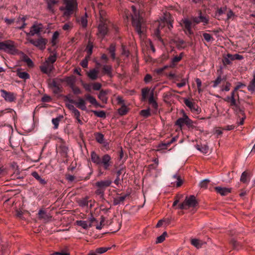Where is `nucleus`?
Segmentation results:
<instances>
[{
    "label": "nucleus",
    "mask_w": 255,
    "mask_h": 255,
    "mask_svg": "<svg viewBox=\"0 0 255 255\" xmlns=\"http://www.w3.org/2000/svg\"><path fill=\"white\" fill-rule=\"evenodd\" d=\"M77 22L84 28H86L87 26V14H85L80 17L77 18Z\"/></svg>",
    "instance_id": "22"
},
{
    "label": "nucleus",
    "mask_w": 255,
    "mask_h": 255,
    "mask_svg": "<svg viewBox=\"0 0 255 255\" xmlns=\"http://www.w3.org/2000/svg\"><path fill=\"white\" fill-rule=\"evenodd\" d=\"M108 249L107 248H100L96 249V252L98 253L99 255L100 254H102L103 253H104L108 251Z\"/></svg>",
    "instance_id": "63"
},
{
    "label": "nucleus",
    "mask_w": 255,
    "mask_h": 255,
    "mask_svg": "<svg viewBox=\"0 0 255 255\" xmlns=\"http://www.w3.org/2000/svg\"><path fill=\"white\" fill-rule=\"evenodd\" d=\"M171 178L172 180H176L175 181L171 182V186H176L177 187H179L182 185L183 181L178 173L173 175Z\"/></svg>",
    "instance_id": "15"
},
{
    "label": "nucleus",
    "mask_w": 255,
    "mask_h": 255,
    "mask_svg": "<svg viewBox=\"0 0 255 255\" xmlns=\"http://www.w3.org/2000/svg\"><path fill=\"white\" fill-rule=\"evenodd\" d=\"M94 222H97L96 219L93 216H91L88 221L79 220L76 222V224L84 229H87L92 227Z\"/></svg>",
    "instance_id": "10"
},
{
    "label": "nucleus",
    "mask_w": 255,
    "mask_h": 255,
    "mask_svg": "<svg viewBox=\"0 0 255 255\" xmlns=\"http://www.w3.org/2000/svg\"><path fill=\"white\" fill-rule=\"evenodd\" d=\"M185 206H188L189 207H195L198 206V202L195 196L194 195L186 196L184 201L180 204L179 207H184Z\"/></svg>",
    "instance_id": "7"
},
{
    "label": "nucleus",
    "mask_w": 255,
    "mask_h": 255,
    "mask_svg": "<svg viewBox=\"0 0 255 255\" xmlns=\"http://www.w3.org/2000/svg\"><path fill=\"white\" fill-rule=\"evenodd\" d=\"M99 70L98 69H92L90 70L87 73L88 77L92 80H96L99 78Z\"/></svg>",
    "instance_id": "17"
},
{
    "label": "nucleus",
    "mask_w": 255,
    "mask_h": 255,
    "mask_svg": "<svg viewBox=\"0 0 255 255\" xmlns=\"http://www.w3.org/2000/svg\"><path fill=\"white\" fill-rule=\"evenodd\" d=\"M80 205L82 206H87V207H92V204L90 202V204H89V201L86 199H84L82 200L80 203Z\"/></svg>",
    "instance_id": "47"
},
{
    "label": "nucleus",
    "mask_w": 255,
    "mask_h": 255,
    "mask_svg": "<svg viewBox=\"0 0 255 255\" xmlns=\"http://www.w3.org/2000/svg\"><path fill=\"white\" fill-rule=\"evenodd\" d=\"M234 15H235V13H234V12L231 9H230L227 12V17L226 19H225V21H228L232 17L234 16Z\"/></svg>",
    "instance_id": "59"
},
{
    "label": "nucleus",
    "mask_w": 255,
    "mask_h": 255,
    "mask_svg": "<svg viewBox=\"0 0 255 255\" xmlns=\"http://www.w3.org/2000/svg\"><path fill=\"white\" fill-rule=\"evenodd\" d=\"M193 124V121L190 120L187 116H186L185 125H186L189 128H194L195 127Z\"/></svg>",
    "instance_id": "45"
},
{
    "label": "nucleus",
    "mask_w": 255,
    "mask_h": 255,
    "mask_svg": "<svg viewBox=\"0 0 255 255\" xmlns=\"http://www.w3.org/2000/svg\"><path fill=\"white\" fill-rule=\"evenodd\" d=\"M156 102L154 99V90H152L149 93V97L148 98V103L151 105V104Z\"/></svg>",
    "instance_id": "51"
},
{
    "label": "nucleus",
    "mask_w": 255,
    "mask_h": 255,
    "mask_svg": "<svg viewBox=\"0 0 255 255\" xmlns=\"http://www.w3.org/2000/svg\"><path fill=\"white\" fill-rule=\"evenodd\" d=\"M59 35V33L58 31H55L53 33L51 40L52 45L53 46H54L56 44V40L58 38Z\"/></svg>",
    "instance_id": "48"
},
{
    "label": "nucleus",
    "mask_w": 255,
    "mask_h": 255,
    "mask_svg": "<svg viewBox=\"0 0 255 255\" xmlns=\"http://www.w3.org/2000/svg\"><path fill=\"white\" fill-rule=\"evenodd\" d=\"M63 0V4L59 9L62 12L63 17L68 19L76 12L78 9V4L76 0Z\"/></svg>",
    "instance_id": "4"
},
{
    "label": "nucleus",
    "mask_w": 255,
    "mask_h": 255,
    "mask_svg": "<svg viewBox=\"0 0 255 255\" xmlns=\"http://www.w3.org/2000/svg\"><path fill=\"white\" fill-rule=\"evenodd\" d=\"M38 217L44 222H47L51 219L52 215L46 208H42L38 212Z\"/></svg>",
    "instance_id": "12"
},
{
    "label": "nucleus",
    "mask_w": 255,
    "mask_h": 255,
    "mask_svg": "<svg viewBox=\"0 0 255 255\" xmlns=\"http://www.w3.org/2000/svg\"><path fill=\"white\" fill-rule=\"evenodd\" d=\"M28 41L31 44L38 47L40 50H44L47 43V40L41 36H40L37 39H29Z\"/></svg>",
    "instance_id": "8"
},
{
    "label": "nucleus",
    "mask_w": 255,
    "mask_h": 255,
    "mask_svg": "<svg viewBox=\"0 0 255 255\" xmlns=\"http://www.w3.org/2000/svg\"><path fill=\"white\" fill-rule=\"evenodd\" d=\"M128 111V109L125 105L122 106L121 108L119 109V113L121 116H124L127 114Z\"/></svg>",
    "instance_id": "46"
},
{
    "label": "nucleus",
    "mask_w": 255,
    "mask_h": 255,
    "mask_svg": "<svg viewBox=\"0 0 255 255\" xmlns=\"http://www.w3.org/2000/svg\"><path fill=\"white\" fill-rule=\"evenodd\" d=\"M167 21L165 20H161L159 21L155 22V26H157L154 29L153 35L154 36L160 41L163 42V40L160 36V30L163 28L166 25Z\"/></svg>",
    "instance_id": "6"
},
{
    "label": "nucleus",
    "mask_w": 255,
    "mask_h": 255,
    "mask_svg": "<svg viewBox=\"0 0 255 255\" xmlns=\"http://www.w3.org/2000/svg\"><path fill=\"white\" fill-rule=\"evenodd\" d=\"M227 6H224L220 8H218L216 12H215V17L217 18L218 20H223L224 19L221 17V16L225 13L226 10H227Z\"/></svg>",
    "instance_id": "21"
},
{
    "label": "nucleus",
    "mask_w": 255,
    "mask_h": 255,
    "mask_svg": "<svg viewBox=\"0 0 255 255\" xmlns=\"http://www.w3.org/2000/svg\"><path fill=\"white\" fill-rule=\"evenodd\" d=\"M123 171H124V168L122 167L116 171L117 177L114 182L117 185H118L119 184V182L120 181V176L121 174L122 173Z\"/></svg>",
    "instance_id": "38"
},
{
    "label": "nucleus",
    "mask_w": 255,
    "mask_h": 255,
    "mask_svg": "<svg viewBox=\"0 0 255 255\" xmlns=\"http://www.w3.org/2000/svg\"><path fill=\"white\" fill-rule=\"evenodd\" d=\"M108 50L110 53L111 57L113 60H114L116 59V45L115 44L112 43L110 45V47L108 48Z\"/></svg>",
    "instance_id": "29"
},
{
    "label": "nucleus",
    "mask_w": 255,
    "mask_h": 255,
    "mask_svg": "<svg viewBox=\"0 0 255 255\" xmlns=\"http://www.w3.org/2000/svg\"><path fill=\"white\" fill-rule=\"evenodd\" d=\"M32 176L35 178L41 185H45L47 183V182L44 179L42 178L36 172H33L32 173Z\"/></svg>",
    "instance_id": "30"
},
{
    "label": "nucleus",
    "mask_w": 255,
    "mask_h": 255,
    "mask_svg": "<svg viewBox=\"0 0 255 255\" xmlns=\"http://www.w3.org/2000/svg\"><path fill=\"white\" fill-rule=\"evenodd\" d=\"M0 50L13 54L16 51V47L14 42L11 40L0 41Z\"/></svg>",
    "instance_id": "5"
},
{
    "label": "nucleus",
    "mask_w": 255,
    "mask_h": 255,
    "mask_svg": "<svg viewBox=\"0 0 255 255\" xmlns=\"http://www.w3.org/2000/svg\"><path fill=\"white\" fill-rule=\"evenodd\" d=\"M226 80V77H222V76L220 75L218 76L217 79L212 82L213 83V87L216 88L218 86L219 84H220L222 81H225Z\"/></svg>",
    "instance_id": "31"
},
{
    "label": "nucleus",
    "mask_w": 255,
    "mask_h": 255,
    "mask_svg": "<svg viewBox=\"0 0 255 255\" xmlns=\"http://www.w3.org/2000/svg\"><path fill=\"white\" fill-rule=\"evenodd\" d=\"M82 85L83 88L85 89L86 91L88 92H91L92 90L91 89V84L86 83L84 82H82Z\"/></svg>",
    "instance_id": "57"
},
{
    "label": "nucleus",
    "mask_w": 255,
    "mask_h": 255,
    "mask_svg": "<svg viewBox=\"0 0 255 255\" xmlns=\"http://www.w3.org/2000/svg\"><path fill=\"white\" fill-rule=\"evenodd\" d=\"M95 136L96 141L99 143H101L105 140L104 135L100 132H97L95 133Z\"/></svg>",
    "instance_id": "36"
},
{
    "label": "nucleus",
    "mask_w": 255,
    "mask_h": 255,
    "mask_svg": "<svg viewBox=\"0 0 255 255\" xmlns=\"http://www.w3.org/2000/svg\"><path fill=\"white\" fill-rule=\"evenodd\" d=\"M91 158L93 163L101 167H103L106 170H110L111 167L113 164L112 157L108 154H105L100 157L93 151L91 153Z\"/></svg>",
    "instance_id": "3"
},
{
    "label": "nucleus",
    "mask_w": 255,
    "mask_h": 255,
    "mask_svg": "<svg viewBox=\"0 0 255 255\" xmlns=\"http://www.w3.org/2000/svg\"><path fill=\"white\" fill-rule=\"evenodd\" d=\"M140 115L144 117L147 118L150 116V109L142 110L140 111Z\"/></svg>",
    "instance_id": "53"
},
{
    "label": "nucleus",
    "mask_w": 255,
    "mask_h": 255,
    "mask_svg": "<svg viewBox=\"0 0 255 255\" xmlns=\"http://www.w3.org/2000/svg\"><path fill=\"white\" fill-rule=\"evenodd\" d=\"M112 183V181L110 179L103 180L97 182L95 183V186L105 190L107 187L111 185Z\"/></svg>",
    "instance_id": "14"
},
{
    "label": "nucleus",
    "mask_w": 255,
    "mask_h": 255,
    "mask_svg": "<svg viewBox=\"0 0 255 255\" xmlns=\"http://www.w3.org/2000/svg\"><path fill=\"white\" fill-rule=\"evenodd\" d=\"M248 89L252 94L254 93L255 92V79H253L251 81L248 87Z\"/></svg>",
    "instance_id": "40"
},
{
    "label": "nucleus",
    "mask_w": 255,
    "mask_h": 255,
    "mask_svg": "<svg viewBox=\"0 0 255 255\" xmlns=\"http://www.w3.org/2000/svg\"><path fill=\"white\" fill-rule=\"evenodd\" d=\"M231 86V84L227 82L226 83V85L225 86H222L221 88V91H229L230 90V87Z\"/></svg>",
    "instance_id": "55"
},
{
    "label": "nucleus",
    "mask_w": 255,
    "mask_h": 255,
    "mask_svg": "<svg viewBox=\"0 0 255 255\" xmlns=\"http://www.w3.org/2000/svg\"><path fill=\"white\" fill-rule=\"evenodd\" d=\"M47 8L49 11L54 13L55 8L58 4V0H47Z\"/></svg>",
    "instance_id": "18"
},
{
    "label": "nucleus",
    "mask_w": 255,
    "mask_h": 255,
    "mask_svg": "<svg viewBox=\"0 0 255 255\" xmlns=\"http://www.w3.org/2000/svg\"><path fill=\"white\" fill-rule=\"evenodd\" d=\"M72 90L75 95H79L82 94V91L77 86H75Z\"/></svg>",
    "instance_id": "64"
},
{
    "label": "nucleus",
    "mask_w": 255,
    "mask_h": 255,
    "mask_svg": "<svg viewBox=\"0 0 255 255\" xmlns=\"http://www.w3.org/2000/svg\"><path fill=\"white\" fill-rule=\"evenodd\" d=\"M202 36L205 40L207 42H211L214 40V38L213 37V36L209 33L204 32L202 34Z\"/></svg>",
    "instance_id": "39"
},
{
    "label": "nucleus",
    "mask_w": 255,
    "mask_h": 255,
    "mask_svg": "<svg viewBox=\"0 0 255 255\" xmlns=\"http://www.w3.org/2000/svg\"><path fill=\"white\" fill-rule=\"evenodd\" d=\"M97 222H94L93 224V226H96V228L98 230H101L105 225H110L111 223V221H106L105 222V218L103 217H101L100 218V221L98 223V221L96 220Z\"/></svg>",
    "instance_id": "16"
},
{
    "label": "nucleus",
    "mask_w": 255,
    "mask_h": 255,
    "mask_svg": "<svg viewBox=\"0 0 255 255\" xmlns=\"http://www.w3.org/2000/svg\"><path fill=\"white\" fill-rule=\"evenodd\" d=\"M41 28L37 25H33L30 28L29 33H27V35H30L31 36L34 35L35 34H38L41 31Z\"/></svg>",
    "instance_id": "27"
},
{
    "label": "nucleus",
    "mask_w": 255,
    "mask_h": 255,
    "mask_svg": "<svg viewBox=\"0 0 255 255\" xmlns=\"http://www.w3.org/2000/svg\"><path fill=\"white\" fill-rule=\"evenodd\" d=\"M198 15L197 16H191L190 19L185 18L182 20L184 31L189 37L193 34V31L192 29L193 26L201 22L203 23V25H206L209 23V16L206 14H203L201 10L198 11Z\"/></svg>",
    "instance_id": "1"
},
{
    "label": "nucleus",
    "mask_w": 255,
    "mask_h": 255,
    "mask_svg": "<svg viewBox=\"0 0 255 255\" xmlns=\"http://www.w3.org/2000/svg\"><path fill=\"white\" fill-rule=\"evenodd\" d=\"M90 57H87L86 56L85 58L83 59L81 62V65L83 68H87L88 66V60Z\"/></svg>",
    "instance_id": "54"
},
{
    "label": "nucleus",
    "mask_w": 255,
    "mask_h": 255,
    "mask_svg": "<svg viewBox=\"0 0 255 255\" xmlns=\"http://www.w3.org/2000/svg\"><path fill=\"white\" fill-rule=\"evenodd\" d=\"M97 189H96V190L95 191L96 194L100 196H103L105 190L100 188V187H97Z\"/></svg>",
    "instance_id": "62"
},
{
    "label": "nucleus",
    "mask_w": 255,
    "mask_h": 255,
    "mask_svg": "<svg viewBox=\"0 0 255 255\" xmlns=\"http://www.w3.org/2000/svg\"><path fill=\"white\" fill-rule=\"evenodd\" d=\"M60 120V118H57L52 119V123L54 125V128L56 129L58 128Z\"/></svg>",
    "instance_id": "60"
},
{
    "label": "nucleus",
    "mask_w": 255,
    "mask_h": 255,
    "mask_svg": "<svg viewBox=\"0 0 255 255\" xmlns=\"http://www.w3.org/2000/svg\"><path fill=\"white\" fill-rule=\"evenodd\" d=\"M215 190L218 193L221 194L222 196H226L231 192V188L218 186L216 187Z\"/></svg>",
    "instance_id": "19"
},
{
    "label": "nucleus",
    "mask_w": 255,
    "mask_h": 255,
    "mask_svg": "<svg viewBox=\"0 0 255 255\" xmlns=\"http://www.w3.org/2000/svg\"><path fill=\"white\" fill-rule=\"evenodd\" d=\"M178 138V136H175L172 138V139L167 142L163 143L159 145V147L161 149H166L168 146H169L171 143L176 141Z\"/></svg>",
    "instance_id": "32"
},
{
    "label": "nucleus",
    "mask_w": 255,
    "mask_h": 255,
    "mask_svg": "<svg viewBox=\"0 0 255 255\" xmlns=\"http://www.w3.org/2000/svg\"><path fill=\"white\" fill-rule=\"evenodd\" d=\"M93 45L92 43L90 41H89L86 48V51L87 53L86 56H87V57H90L91 55H92L93 52Z\"/></svg>",
    "instance_id": "34"
},
{
    "label": "nucleus",
    "mask_w": 255,
    "mask_h": 255,
    "mask_svg": "<svg viewBox=\"0 0 255 255\" xmlns=\"http://www.w3.org/2000/svg\"><path fill=\"white\" fill-rule=\"evenodd\" d=\"M85 98L86 100L89 101V102L92 105L95 106H99V104L97 102L96 99L93 96L90 95V94H85Z\"/></svg>",
    "instance_id": "28"
},
{
    "label": "nucleus",
    "mask_w": 255,
    "mask_h": 255,
    "mask_svg": "<svg viewBox=\"0 0 255 255\" xmlns=\"http://www.w3.org/2000/svg\"><path fill=\"white\" fill-rule=\"evenodd\" d=\"M210 180L209 179H204L201 181L200 186L201 188H206Z\"/></svg>",
    "instance_id": "56"
},
{
    "label": "nucleus",
    "mask_w": 255,
    "mask_h": 255,
    "mask_svg": "<svg viewBox=\"0 0 255 255\" xmlns=\"http://www.w3.org/2000/svg\"><path fill=\"white\" fill-rule=\"evenodd\" d=\"M73 27V24L71 22L65 23L62 27L64 30H69Z\"/></svg>",
    "instance_id": "61"
},
{
    "label": "nucleus",
    "mask_w": 255,
    "mask_h": 255,
    "mask_svg": "<svg viewBox=\"0 0 255 255\" xmlns=\"http://www.w3.org/2000/svg\"><path fill=\"white\" fill-rule=\"evenodd\" d=\"M150 90L148 88H143L141 90L142 93V100H145L147 98V95L149 93Z\"/></svg>",
    "instance_id": "41"
},
{
    "label": "nucleus",
    "mask_w": 255,
    "mask_h": 255,
    "mask_svg": "<svg viewBox=\"0 0 255 255\" xmlns=\"http://www.w3.org/2000/svg\"><path fill=\"white\" fill-rule=\"evenodd\" d=\"M184 104L186 105L187 107H188L190 109H194L193 107L195 104L192 102L189 101V100L186 99L184 101Z\"/></svg>",
    "instance_id": "52"
},
{
    "label": "nucleus",
    "mask_w": 255,
    "mask_h": 255,
    "mask_svg": "<svg viewBox=\"0 0 255 255\" xmlns=\"http://www.w3.org/2000/svg\"><path fill=\"white\" fill-rule=\"evenodd\" d=\"M48 62L46 61L40 67L41 71L45 74H49V70L48 68Z\"/></svg>",
    "instance_id": "42"
},
{
    "label": "nucleus",
    "mask_w": 255,
    "mask_h": 255,
    "mask_svg": "<svg viewBox=\"0 0 255 255\" xmlns=\"http://www.w3.org/2000/svg\"><path fill=\"white\" fill-rule=\"evenodd\" d=\"M249 180L248 173L246 171L243 172L241 175L240 181L244 183H247Z\"/></svg>",
    "instance_id": "37"
},
{
    "label": "nucleus",
    "mask_w": 255,
    "mask_h": 255,
    "mask_svg": "<svg viewBox=\"0 0 255 255\" xmlns=\"http://www.w3.org/2000/svg\"><path fill=\"white\" fill-rule=\"evenodd\" d=\"M94 114L96 116L100 117V118H105L106 117V113L103 111H94Z\"/></svg>",
    "instance_id": "50"
},
{
    "label": "nucleus",
    "mask_w": 255,
    "mask_h": 255,
    "mask_svg": "<svg viewBox=\"0 0 255 255\" xmlns=\"http://www.w3.org/2000/svg\"><path fill=\"white\" fill-rule=\"evenodd\" d=\"M112 67L109 65H104L102 71L104 74H110L111 73Z\"/></svg>",
    "instance_id": "44"
},
{
    "label": "nucleus",
    "mask_w": 255,
    "mask_h": 255,
    "mask_svg": "<svg viewBox=\"0 0 255 255\" xmlns=\"http://www.w3.org/2000/svg\"><path fill=\"white\" fill-rule=\"evenodd\" d=\"M132 24L135 31L141 36L144 34L146 30L145 23L141 13L134 5L131 6Z\"/></svg>",
    "instance_id": "2"
},
{
    "label": "nucleus",
    "mask_w": 255,
    "mask_h": 255,
    "mask_svg": "<svg viewBox=\"0 0 255 255\" xmlns=\"http://www.w3.org/2000/svg\"><path fill=\"white\" fill-rule=\"evenodd\" d=\"M208 146L207 145L204 144L201 146L199 151L204 154H206L208 152Z\"/></svg>",
    "instance_id": "58"
},
{
    "label": "nucleus",
    "mask_w": 255,
    "mask_h": 255,
    "mask_svg": "<svg viewBox=\"0 0 255 255\" xmlns=\"http://www.w3.org/2000/svg\"><path fill=\"white\" fill-rule=\"evenodd\" d=\"M98 31L99 34L102 37H104L108 33V29L107 22L106 19L102 18L100 20V23L98 26Z\"/></svg>",
    "instance_id": "11"
},
{
    "label": "nucleus",
    "mask_w": 255,
    "mask_h": 255,
    "mask_svg": "<svg viewBox=\"0 0 255 255\" xmlns=\"http://www.w3.org/2000/svg\"><path fill=\"white\" fill-rule=\"evenodd\" d=\"M167 236V234L166 232H164L161 236L157 237L156 239V243H160L163 242L165 239V237Z\"/></svg>",
    "instance_id": "49"
},
{
    "label": "nucleus",
    "mask_w": 255,
    "mask_h": 255,
    "mask_svg": "<svg viewBox=\"0 0 255 255\" xmlns=\"http://www.w3.org/2000/svg\"><path fill=\"white\" fill-rule=\"evenodd\" d=\"M66 100L72 104H75L76 107L83 111H86L87 110L86 102L84 99L78 97V101H76L68 98V96L66 97Z\"/></svg>",
    "instance_id": "9"
},
{
    "label": "nucleus",
    "mask_w": 255,
    "mask_h": 255,
    "mask_svg": "<svg viewBox=\"0 0 255 255\" xmlns=\"http://www.w3.org/2000/svg\"><path fill=\"white\" fill-rule=\"evenodd\" d=\"M191 244L196 248L199 249L202 247L205 243L201 240L194 239L191 240Z\"/></svg>",
    "instance_id": "26"
},
{
    "label": "nucleus",
    "mask_w": 255,
    "mask_h": 255,
    "mask_svg": "<svg viewBox=\"0 0 255 255\" xmlns=\"http://www.w3.org/2000/svg\"><path fill=\"white\" fill-rule=\"evenodd\" d=\"M16 75L20 79L26 80L30 78L29 74L26 72H23L20 69H18L16 71Z\"/></svg>",
    "instance_id": "23"
},
{
    "label": "nucleus",
    "mask_w": 255,
    "mask_h": 255,
    "mask_svg": "<svg viewBox=\"0 0 255 255\" xmlns=\"http://www.w3.org/2000/svg\"><path fill=\"white\" fill-rule=\"evenodd\" d=\"M1 96L6 101L12 102L14 101L15 98L13 93L7 92L3 89L0 90Z\"/></svg>",
    "instance_id": "13"
},
{
    "label": "nucleus",
    "mask_w": 255,
    "mask_h": 255,
    "mask_svg": "<svg viewBox=\"0 0 255 255\" xmlns=\"http://www.w3.org/2000/svg\"><path fill=\"white\" fill-rule=\"evenodd\" d=\"M68 150V147L64 144H61L59 147V151L63 156H67Z\"/></svg>",
    "instance_id": "33"
},
{
    "label": "nucleus",
    "mask_w": 255,
    "mask_h": 255,
    "mask_svg": "<svg viewBox=\"0 0 255 255\" xmlns=\"http://www.w3.org/2000/svg\"><path fill=\"white\" fill-rule=\"evenodd\" d=\"M174 43L176 44L177 48L179 50L184 49L186 47V42L182 39H178L175 40Z\"/></svg>",
    "instance_id": "25"
},
{
    "label": "nucleus",
    "mask_w": 255,
    "mask_h": 255,
    "mask_svg": "<svg viewBox=\"0 0 255 255\" xmlns=\"http://www.w3.org/2000/svg\"><path fill=\"white\" fill-rule=\"evenodd\" d=\"M48 51L50 55L48 58L47 61L49 63L53 64L56 61L57 57L56 51L55 49L52 50L50 48L48 49Z\"/></svg>",
    "instance_id": "20"
},
{
    "label": "nucleus",
    "mask_w": 255,
    "mask_h": 255,
    "mask_svg": "<svg viewBox=\"0 0 255 255\" xmlns=\"http://www.w3.org/2000/svg\"><path fill=\"white\" fill-rule=\"evenodd\" d=\"M106 95L107 93L105 91L101 90L98 95V98L103 102L106 103L107 100Z\"/></svg>",
    "instance_id": "43"
},
{
    "label": "nucleus",
    "mask_w": 255,
    "mask_h": 255,
    "mask_svg": "<svg viewBox=\"0 0 255 255\" xmlns=\"http://www.w3.org/2000/svg\"><path fill=\"white\" fill-rule=\"evenodd\" d=\"M183 55L184 53L181 52L179 56H174V58L171 60V63L170 64V67L172 68L174 67L176 65V63L179 62L182 59Z\"/></svg>",
    "instance_id": "24"
},
{
    "label": "nucleus",
    "mask_w": 255,
    "mask_h": 255,
    "mask_svg": "<svg viewBox=\"0 0 255 255\" xmlns=\"http://www.w3.org/2000/svg\"><path fill=\"white\" fill-rule=\"evenodd\" d=\"M186 115H184L183 118H179L175 123V125L179 126L180 128L185 125Z\"/></svg>",
    "instance_id": "35"
}]
</instances>
